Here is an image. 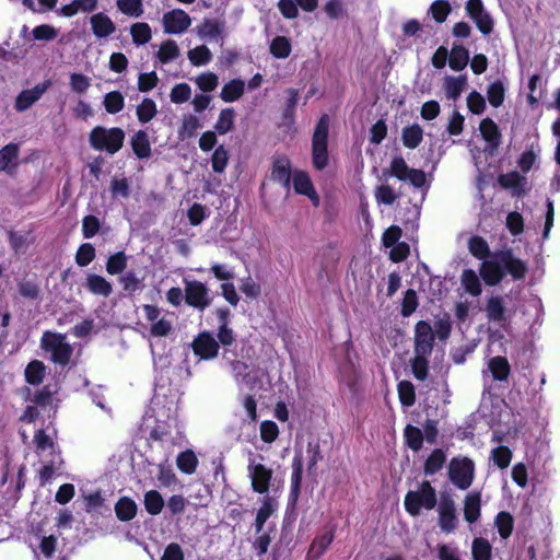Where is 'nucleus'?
Wrapping results in <instances>:
<instances>
[{"label":"nucleus","mask_w":560,"mask_h":560,"mask_svg":"<svg viewBox=\"0 0 560 560\" xmlns=\"http://www.w3.org/2000/svg\"><path fill=\"white\" fill-rule=\"evenodd\" d=\"M474 165L478 172L477 189L481 201V209L486 206L483 189L490 179V117L485 118L479 126V133L474 135L468 142Z\"/></svg>","instance_id":"f257e3e1"},{"label":"nucleus","mask_w":560,"mask_h":560,"mask_svg":"<svg viewBox=\"0 0 560 560\" xmlns=\"http://www.w3.org/2000/svg\"><path fill=\"white\" fill-rule=\"evenodd\" d=\"M521 302V291L511 290L505 295L492 296V323L501 330H492V343L504 338V332L511 334V320L515 316Z\"/></svg>","instance_id":"f03ea898"},{"label":"nucleus","mask_w":560,"mask_h":560,"mask_svg":"<svg viewBox=\"0 0 560 560\" xmlns=\"http://www.w3.org/2000/svg\"><path fill=\"white\" fill-rule=\"evenodd\" d=\"M527 271V264L515 257L511 248L492 252V287L498 285L508 275L514 281L523 280Z\"/></svg>","instance_id":"7ed1b4c3"},{"label":"nucleus","mask_w":560,"mask_h":560,"mask_svg":"<svg viewBox=\"0 0 560 560\" xmlns=\"http://www.w3.org/2000/svg\"><path fill=\"white\" fill-rule=\"evenodd\" d=\"M125 137V131L119 127L96 126L89 133V143L94 150L113 155L122 148Z\"/></svg>","instance_id":"20e7f679"},{"label":"nucleus","mask_w":560,"mask_h":560,"mask_svg":"<svg viewBox=\"0 0 560 560\" xmlns=\"http://www.w3.org/2000/svg\"><path fill=\"white\" fill-rule=\"evenodd\" d=\"M328 130L329 116L322 115L316 124L312 138V162L316 170L322 171L328 165Z\"/></svg>","instance_id":"39448f33"},{"label":"nucleus","mask_w":560,"mask_h":560,"mask_svg":"<svg viewBox=\"0 0 560 560\" xmlns=\"http://www.w3.org/2000/svg\"><path fill=\"white\" fill-rule=\"evenodd\" d=\"M405 509L411 516H418L421 509L432 510L436 505V492L429 481H422L418 490H409L405 497Z\"/></svg>","instance_id":"423d86ee"},{"label":"nucleus","mask_w":560,"mask_h":560,"mask_svg":"<svg viewBox=\"0 0 560 560\" xmlns=\"http://www.w3.org/2000/svg\"><path fill=\"white\" fill-rule=\"evenodd\" d=\"M42 348L50 353V360L65 366L69 363L73 349L70 343L66 341V336L50 331L44 332L42 340Z\"/></svg>","instance_id":"0eeeda50"},{"label":"nucleus","mask_w":560,"mask_h":560,"mask_svg":"<svg viewBox=\"0 0 560 560\" xmlns=\"http://www.w3.org/2000/svg\"><path fill=\"white\" fill-rule=\"evenodd\" d=\"M474 476V464L468 458H453L448 465V477L459 489L470 487Z\"/></svg>","instance_id":"6e6552de"},{"label":"nucleus","mask_w":560,"mask_h":560,"mask_svg":"<svg viewBox=\"0 0 560 560\" xmlns=\"http://www.w3.org/2000/svg\"><path fill=\"white\" fill-rule=\"evenodd\" d=\"M185 302L199 311H203L211 304L209 289L205 283L192 280L185 281Z\"/></svg>","instance_id":"1a4fd4ad"},{"label":"nucleus","mask_w":560,"mask_h":560,"mask_svg":"<svg viewBox=\"0 0 560 560\" xmlns=\"http://www.w3.org/2000/svg\"><path fill=\"white\" fill-rule=\"evenodd\" d=\"M249 478L252 480V489L254 492L265 494L269 491L270 481L272 479L273 471L267 468L262 464L255 463L254 459H249L248 464Z\"/></svg>","instance_id":"9d476101"},{"label":"nucleus","mask_w":560,"mask_h":560,"mask_svg":"<svg viewBox=\"0 0 560 560\" xmlns=\"http://www.w3.org/2000/svg\"><path fill=\"white\" fill-rule=\"evenodd\" d=\"M435 335L432 326L420 320L415 327V353L430 355L433 350Z\"/></svg>","instance_id":"9b49d317"},{"label":"nucleus","mask_w":560,"mask_h":560,"mask_svg":"<svg viewBox=\"0 0 560 560\" xmlns=\"http://www.w3.org/2000/svg\"><path fill=\"white\" fill-rule=\"evenodd\" d=\"M163 28L166 34H182L191 24L190 16L182 9H174L164 13Z\"/></svg>","instance_id":"f8f14e48"},{"label":"nucleus","mask_w":560,"mask_h":560,"mask_svg":"<svg viewBox=\"0 0 560 560\" xmlns=\"http://www.w3.org/2000/svg\"><path fill=\"white\" fill-rule=\"evenodd\" d=\"M468 247L471 255L482 259L480 276L486 284H490V260L487 259L489 255L488 243L481 236H472L469 240Z\"/></svg>","instance_id":"ddd939ff"},{"label":"nucleus","mask_w":560,"mask_h":560,"mask_svg":"<svg viewBox=\"0 0 560 560\" xmlns=\"http://www.w3.org/2000/svg\"><path fill=\"white\" fill-rule=\"evenodd\" d=\"M195 354L208 360L215 358L219 351V342L209 331L200 332L191 343Z\"/></svg>","instance_id":"4468645a"},{"label":"nucleus","mask_w":560,"mask_h":560,"mask_svg":"<svg viewBox=\"0 0 560 560\" xmlns=\"http://www.w3.org/2000/svg\"><path fill=\"white\" fill-rule=\"evenodd\" d=\"M438 511L441 529L445 533L453 532L457 525L454 501L448 497H442Z\"/></svg>","instance_id":"2eb2a0df"},{"label":"nucleus","mask_w":560,"mask_h":560,"mask_svg":"<svg viewBox=\"0 0 560 560\" xmlns=\"http://www.w3.org/2000/svg\"><path fill=\"white\" fill-rule=\"evenodd\" d=\"M51 85L50 80H46L42 83L36 84L30 90L22 91L15 101V109L18 112H24L28 109Z\"/></svg>","instance_id":"dca6fc26"},{"label":"nucleus","mask_w":560,"mask_h":560,"mask_svg":"<svg viewBox=\"0 0 560 560\" xmlns=\"http://www.w3.org/2000/svg\"><path fill=\"white\" fill-rule=\"evenodd\" d=\"M292 483L291 491L289 495V506L294 509L300 495L301 483H302V474H303V457L301 451H295V455L292 463Z\"/></svg>","instance_id":"f3484780"},{"label":"nucleus","mask_w":560,"mask_h":560,"mask_svg":"<svg viewBox=\"0 0 560 560\" xmlns=\"http://www.w3.org/2000/svg\"><path fill=\"white\" fill-rule=\"evenodd\" d=\"M498 183L502 188L511 189L513 196L521 197L525 194L527 180L518 172L511 171L499 175Z\"/></svg>","instance_id":"a211bd4d"},{"label":"nucleus","mask_w":560,"mask_h":560,"mask_svg":"<svg viewBox=\"0 0 560 560\" xmlns=\"http://www.w3.org/2000/svg\"><path fill=\"white\" fill-rule=\"evenodd\" d=\"M19 144L9 143L0 149V172L12 174L19 165Z\"/></svg>","instance_id":"6ab92c4d"},{"label":"nucleus","mask_w":560,"mask_h":560,"mask_svg":"<svg viewBox=\"0 0 560 560\" xmlns=\"http://www.w3.org/2000/svg\"><path fill=\"white\" fill-rule=\"evenodd\" d=\"M469 16L476 22V25L483 34L490 33V18L483 13L481 0H469L466 4Z\"/></svg>","instance_id":"aec40b11"},{"label":"nucleus","mask_w":560,"mask_h":560,"mask_svg":"<svg viewBox=\"0 0 560 560\" xmlns=\"http://www.w3.org/2000/svg\"><path fill=\"white\" fill-rule=\"evenodd\" d=\"M271 179L280 183L287 190L291 184V163L288 158L282 156L275 160L271 171Z\"/></svg>","instance_id":"412c9836"},{"label":"nucleus","mask_w":560,"mask_h":560,"mask_svg":"<svg viewBox=\"0 0 560 560\" xmlns=\"http://www.w3.org/2000/svg\"><path fill=\"white\" fill-rule=\"evenodd\" d=\"M131 149L138 159H149L152 154L149 136L144 130H138L130 140Z\"/></svg>","instance_id":"4be33fe9"},{"label":"nucleus","mask_w":560,"mask_h":560,"mask_svg":"<svg viewBox=\"0 0 560 560\" xmlns=\"http://www.w3.org/2000/svg\"><path fill=\"white\" fill-rule=\"evenodd\" d=\"M294 190L300 195L307 196L314 203H318V196L313 187L308 175L304 172H296L293 176Z\"/></svg>","instance_id":"5701e85b"},{"label":"nucleus","mask_w":560,"mask_h":560,"mask_svg":"<svg viewBox=\"0 0 560 560\" xmlns=\"http://www.w3.org/2000/svg\"><path fill=\"white\" fill-rule=\"evenodd\" d=\"M94 35L98 38L107 37L116 30L113 21L104 13H96L91 18Z\"/></svg>","instance_id":"b1692460"},{"label":"nucleus","mask_w":560,"mask_h":560,"mask_svg":"<svg viewBox=\"0 0 560 560\" xmlns=\"http://www.w3.org/2000/svg\"><path fill=\"white\" fill-rule=\"evenodd\" d=\"M224 22L219 20L206 19L197 26V34L201 38L217 39L223 37Z\"/></svg>","instance_id":"393cba45"},{"label":"nucleus","mask_w":560,"mask_h":560,"mask_svg":"<svg viewBox=\"0 0 560 560\" xmlns=\"http://www.w3.org/2000/svg\"><path fill=\"white\" fill-rule=\"evenodd\" d=\"M85 287L90 292L96 295L109 296L113 292L112 284L102 276L89 273L86 276Z\"/></svg>","instance_id":"a878e982"},{"label":"nucleus","mask_w":560,"mask_h":560,"mask_svg":"<svg viewBox=\"0 0 560 560\" xmlns=\"http://www.w3.org/2000/svg\"><path fill=\"white\" fill-rule=\"evenodd\" d=\"M288 100L282 114L281 126L291 128L294 125L295 108L299 102V92L295 89L287 90Z\"/></svg>","instance_id":"bb28decb"},{"label":"nucleus","mask_w":560,"mask_h":560,"mask_svg":"<svg viewBox=\"0 0 560 560\" xmlns=\"http://www.w3.org/2000/svg\"><path fill=\"white\" fill-rule=\"evenodd\" d=\"M56 394L57 389H54L50 385H45L34 394L32 401L43 408L51 407L56 410L58 407V399L55 398Z\"/></svg>","instance_id":"cd10ccee"},{"label":"nucleus","mask_w":560,"mask_h":560,"mask_svg":"<svg viewBox=\"0 0 560 560\" xmlns=\"http://www.w3.org/2000/svg\"><path fill=\"white\" fill-rule=\"evenodd\" d=\"M423 130L418 124L407 126L401 131V140L406 148L416 149L422 141Z\"/></svg>","instance_id":"c85d7f7f"},{"label":"nucleus","mask_w":560,"mask_h":560,"mask_svg":"<svg viewBox=\"0 0 560 560\" xmlns=\"http://www.w3.org/2000/svg\"><path fill=\"white\" fill-rule=\"evenodd\" d=\"M115 512L118 520L122 522H128L136 516L137 504L130 498H120L115 505Z\"/></svg>","instance_id":"c756f323"},{"label":"nucleus","mask_w":560,"mask_h":560,"mask_svg":"<svg viewBox=\"0 0 560 560\" xmlns=\"http://www.w3.org/2000/svg\"><path fill=\"white\" fill-rule=\"evenodd\" d=\"M466 77H451L447 75L444 82L445 94L448 100H456L466 88Z\"/></svg>","instance_id":"7c9ffc66"},{"label":"nucleus","mask_w":560,"mask_h":560,"mask_svg":"<svg viewBox=\"0 0 560 560\" xmlns=\"http://www.w3.org/2000/svg\"><path fill=\"white\" fill-rule=\"evenodd\" d=\"M276 508V502L272 498L266 495L262 499V505L259 508L256 514L255 518V529L256 533H260L262 530V527L266 523V521L270 517V515L273 513Z\"/></svg>","instance_id":"2f4dec72"},{"label":"nucleus","mask_w":560,"mask_h":560,"mask_svg":"<svg viewBox=\"0 0 560 560\" xmlns=\"http://www.w3.org/2000/svg\"><path fill=\"white\" fill-rule=\"evenodd\" d=\"M46 373V366L42 361L33 360L25 369V380L31 385H39Z\"/></svg>","instance_id":"473e14b6"},{"label":"nucleus","mask_w":560,"mask_h":560,"mask_svg":"<svg viewBox=\"0 0 560 560\" xmlns=\"http://www.w3.org/2000/svg\"><path fill=\"white\" fill-rule=\"evenodd\" d=\"M511 365L505 357H492V381L504 382L509 380Z\"/></svg>","instance_id":"72a5a7b5"},{"label":"nucleus","mask_w":560,"mask_h":560,"mask_svg":"<svg viewBox=\"0 0 560 560\" xmlns=\"http://www.w3.org/2000/svg\"><path fill=\"white\" fill-rule=\"evenodd\" d=\"M176 465L182 472L191 475L196 471L198 458L194 451L186 450L177 455Z\"/></svg>","instance_id":"f704fd0d"},{"label":"nucleus","mask_w":560,"mask_h":560,"mask_svg":"<svg viewBox=\"0 0 560 560\" xmlns=\"http://www.w3.org/2000/svg\"><path fill=\"white\" fill-rule=\"evenodd\" d=\"M469 61V52L462 45H453L450 54V67L455 71L463 70Z\"/></svg>","instance_id":"c9c22d12"},{"label":"nucleus","mask_w":560,"mask_h":560,"mask_svg":"<svg viewBox=\"0 0 560 560\" xmlns=\"http://www.w3.org/2000/svg\"><path fill=\"white\" fill-rule=\"evenodd\" d=\"M244 82L240 79L229 81L221 90V98L224 102H234L238 100L244 93Z\"/></svg>","instance_id":"e433bc0d"},{"label":"nucleus","mask_w":560,"mask_h":560,"mask_svg":"<svg viewBox=\"0 0 560 560\" xmlns=\"http://www.w3.org/2000/svg\"><path fill=\"white\" fill-rule=\"evenodd\" d=\"M136 114L138 117V120L141 124H147L150 120H152L156 114L158 108L156 104L152 98H143L142 102L137 106Z\"/></svg>","instance_id":"4c0bfd02"},{"label":"nucleus","mask_w":560,"mask_h":560,"mask_svg":"<svg viewBox=\"0 0 560 560\" xmlns=\"http://www.w3.org/2000/svg\"><path fill=\"white\" fill-rule=\"evenodd\" d=\"M334 540V530H328L315 539L308 550V557L318 559Z\"/></svg>","instance_id":"58836bf2"},{"label":"nucleus","mask_w":560,"mask_h":560,"mask_svg":"<svg viewBox=\"0 0 560 560\" xmlns=\"http://www.w3.org/2000/svg\"><path fill=\"white\" fill-rule=\"evenodd\" d=\"M143 503L147 512L151 515L160 514L165 504L161 493L156 490L145 492Z\"/></svg>","instance_id":"ea45409f"},{"label":"nucleus","mask_w":560,"mask_h":560,"mask_svg":"<svg viewBox=\"0 0 560 560\" xmlns=\"http://www.w3.org/2000/svg\"><path fill=\"white\" fill-rule=\"evenodd\" d=\"M494 525L500 536L504 539L509 538L514 528V518L511 513L502 511L494 518Z\"/></svg>","instance_id":"a19ab883"},{"label":"nucleus","mask_w":560,"mask_h":560,"mask_svg":"<svg viewBox=\"0 0 560 560\" xmlns=\"http://www.w3.org/2000/svg\"><path fill=\"white\" fill-rule=\"evenodd\" d=\"M235 110L231 107L221 110L219 118L214 125V129L219 135H225L234 127Z\"/></svg>","instance_id":"79ce46f5"},{"label":"nucleus","mask_w":560,"mask_h":560,"mask_svg":"<svg viewBox=\"0 0 560 560\" xmlns=\"http://www.w3.org/2000/svg\"><path fill=\"white\" fill-rule=\"evenodd\" d=\"M130 34L132 42L138 46L149 43L152 37L151 27L144 22H137L132 24L130 27Z\"/></svg>","instance_id":"37998d69"},{"label":"nucleus","mask_w":560,"mask_h":560,"mask_svg":"<svg viewBox=\"0 0 560 560\" xmlns=\"http://www.w3.org/2000/svg\"><path fill=\"white\" fill-rule=\"evenodd\" d=\"M462 285L471 295L481 293V284L477 273L471 269H465L460 277Z\"/></svg>","instance_id":"c03bdc74"},{"label":"nucleus","mask_w":560,"mask_h":560,"mask_svg":"<svg viewBox=\"0 0 560 560\" xmlns=\"http://www.w3.org/2000/svg\"><path fill=\"white\" fill-rule=\"evenodd\" d=\"M465 520L468 523H474L480 515V499L478 494L469 493L465 499L464 506Z\"/></svg>","instance_id":"a18cd8bd"},{"label":"nucleus","mask_w":560,"mask_h":560,"mask_svg":"<svg viewBox=\"0 0 560 560\" xmlns=\"http://www.w3.org/2000/svg\"><path fill=\"white\" fill-rule=\"evenodd\" d=\"M291 49L290 39L285 36L275 37L269 47L270 54L280 59L289 57Z\"/></svg>","instance_id":"49530a36"},{"label":"nucleus","mask_w":560,"mask_h":560,"mask_svg":"<svg viewBox=\"0 0 560 560\" xmlns=\"http://www.w3.org/2000/svg\"><path fill=\"white\" fill-rule=\"evenodd\" d=\"M404 435L406 444L409 448L415 452L421 450L424 438L422 431L419 428L408 424L404 430Z\"/></svg>","instance_id":"de8ad7c7"},{"label":"nucleus","mask_w":560,"mask_h":560,"mask_svg":"<svg viewBox=\"0 0 560 560\" xmlns=\"http://www.w3.org/2000/svg\"><path fill=\"white\" fill-rule=\"evenodd\" d=\"M445 460V453L440 448L434 450L424 463V474L433 475L438 472L443 467Z\"/></svg>","instance_id":"09e8293b"},{"label":"nucleus","mask_w":560,"mask_h":560,"mask_svg":"<svg viewBox=\"0 0 560 560\" xmlns=\"http://www.w3.org/2000/svg\"><path fill=\"white\" fill-rule=\"evenodd\" d=\"M104 107L108 114H117L125 106V98L119 91H113L104 96Z\"/></svg>","instance_id":"8fccbe9b"},{"label":"nucleus","mask_w":560,"mask_h":560,"mask_svg":"<svg viewBox=\"0 0 560 560\" xmlns=\"http://www.w3.org/2000/svg\"><path fill=\"white\" fill-rule=\"evenodd\" d=\"M201 127L199 119L194 115H188L183 118L182 126L178 130V138L185 140L196 135V131Z\"/></svg>","instance_id":"3c124183"},{"label":"nucleus","mask_w":560,"mask_h":560,"mask_svg":"<svg viewBox=\"0 0 560 560\" xmlns=\"http://www.w3.org/2000/svg\"><path fill=\"white\" fill-rule=\"evenodd\" d=\"M156 56L163 63H167L176 59L179 56V48L176 42L173 39L163 42Z\"/></svg>","instance_id":"603ef678"},{"label":"nucleus","mask_w":560,"mask_h":560,"mask_svg":"<svg viewBox=\"0 0 560 560\" xmlns=\"http://www.w3.org/2000/svg\"><path fill=\"white\" fill-rule=\"evenodd\" d=\"M117 8L124 14L139 18L143 14L142 0H117Z\"/></svg>","instance_id":"864d4df0"},{"label":"nucleus","mask_w":560,"mask_h":560,"mask_svg":"<svg viewBox=\"0 0 560 560\" xmlns=\"http://www.w3.org/2000/svg\"><path fill=\"white\" fill-rule=\"evenodd\" d=\"M127 267V256L124 252H118L108 257L106 262V271L109 275H118Z\"/></svg>","instance_id":"5fc2aeb1"},{"label":"nucleus","mask_w":560,"mask_h":560,"mask_svg":"<svg viewBox=\"0 0 560 560\" xmlns=\"http://www.w3.org/2000/svg\"><path fill=\"white\" fill-rule=\"evenodd\" d=\"M212 58L210 49L205 46H198L188 51V59L194 66L207 65Z\"/></svg>","instance_id":"6e6d98bb"},{"label":"nucleus","mask_w":560,"mask_h":560,"mask_svg":"<svg viewBox=\"0 0 560 560\" xmlns=\"http://www.w3.org/2000/svg\"><path fill=\"white\" fill-rule=\"evenodd\" d=\"M435 332L441 340H446L452 331V320L451 316L447 313H444L442 316H438L434 322Z\"/></svg>","instance_id":"4d7b16f0"},{"label":"nucleus","mask_w":560,"mask_h":560,"mask_svg":"<svg viewBox=\"0 0 560 560\" xmlns=\"http://www.w3.org/2000/svg\"><path fill=\"white\" fill-rule=\"evenodd\" d=\"M512 459V451L508 446H498L492 450V463L499 468L504 469L510 466Z\"/></svg>","instance_id":"13d9d810"},{"label":"nucleus","mask_w":560,"mask_h":560,"mask_svg":"<svg viewBox=\"0 0 560 560\" xmlns=\"http://www.w3.org/2000/svg\"><path fill=\"white\" fill-rule=\"evenodd\" d=\"M398 395L400 402L406 407L412 406L416 401L415 387L409 381L398 383Z\"/></svg>","instance_id":"bf43d9fd"},{"label":"nucleus","mask_w":560,"mask_h":560,"mask_svg":"<svg viewBox=\"0 0 560 560\" xmlns=\"http://www.w3.org/2000/svg\"><path fill=\"white\" fill-rule=\"evenodd\" d=\"M18 290L20 295L32 301L37 300L40 294L39 285L32 280H21L18 283Z\"/></svg>","instance_id":"052dcab7"},{"label":"nucleus","mask_w":560,"mask_h":560,"mask_svg":"<svg viewBox=\"0 0 560 560\" xmlns=\"http://www.w3.org/2000/svg\"><path fill=\"white\" fill-rule=\"evenodd\" d=\"M95 258V248L90 243L80 245L75 254V262L80 267H85Z\"/></svg>","instance_id":"680f3d73"},{"label":"nucleus","mask_w":560,"mask_h":560,"mask_svg":"<svg viewBox=\"0 0 560 560\" xmlns=\"http://www.w3.org/2000/svg\"><path fill=\"white\" fill-rule=\"evenodd\" d=\"M415 358L411 360V370L415 377L419 381H424L428 376V357L415 353Z\"/></svg>","instance_id":"e2e57ef3"},{"label":"nucleus","mask_w":560,"mask_h":560,"mask_svg":"<svg viewBox=\"0 0 560 560\" xmlns=\"http://www.w3.org/2000/svg\"><path fill=\"white\" fill-rule=\"evenodd\" d=\"M411 168L407 165L402 156H395L390 162V175L397 177L399 180H407V176Z\"/></svg>","instance_id":"0e129e2a"},{"label":"nucleus","mask_w":560,"mask_h":560,"mask_svg":"<svg viewBox=\"0 0 560 560\" xmlns=\"http://www.w3.org/2000/svg\"><path fill=\"white\" fill-rule=\"evenodd\" d=\"M505 225L513 236H518L524 231L523 215L517 211L510 212L506 217Z\"/></svg>","instance_id":"69168bd1"},{"label":"nucleus","mask_w":560,"mask_h":560,"mask_svg":"<svg viewBox=\"0 0 560 560\" xmlns=\"http://www.w3.org/2000/svg\"><path fill=\"white\" fill-rule=\"evenodd\" d=\"M471 552L474 560H490V542L485 538H476Z\"/></svg>","instance_id":"338daca9"},{"label":"nucleus","mask_w":560,"mask_h":560,"mask_svg":"<svg viewBox=\"0 0 560 560\" xmlns=\"http://www.w3.org/2000/svg\"><path fill=\"white\" fill-rule=\"evenodd\" d=\"M191 89L187 83H178L173 86L170 98L175 104H182L190 98Z\"/></svg>","instance_id":"774afa93"}]
</instances>
